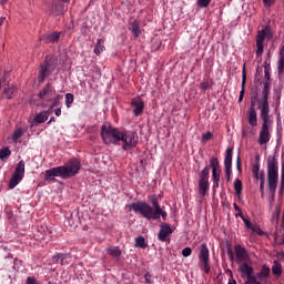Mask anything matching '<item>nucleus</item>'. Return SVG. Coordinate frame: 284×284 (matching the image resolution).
Segmentation results:
<instances>
[{
    "label": "nucleus",
    "mask_w": 284,
    "mask_h": 284,
    "mask_svg": "<svg viewBox=\"0 0 284 284\" xmlns=\"http://www.w3.org/2000/svg\"><path fill=\"white\" fill-rule=\"evenodd\" d=\"M247 81V74L245 73V67L243 68L242 71V89L240 91V97H239V103L243 102V98L245 97V83Z\"/></svg>",
    "instance_id": "obj_24"
},
{
    "label": "nucleus",
    "mask_w": 284,
    "mask_h": 284,
    "mask_svg": "<svg viewBox=\"0 0 284 284\" xmlns=\"http://www.w3.org/2000/svg\"><path fill=\"white\" fill-rule=\"evenodd\" d=\"M219 181L220 180H213V191L219 189Z\"/></svg>",
    "instance_id": "obj_57"
},
{
    "label": "nucleus",
    "mask_w": 284,
    "mask_h": 284,
    "mask_svg": "<svg viewBox=\"0 0 284 284\" xmlns=\"http://www.w3.org/2000/svg\"><path fill=\"white\" fill-rule=\"evenodd\" d=\"M131 105L133 109L134 116H141V113L143 112V109L145 108V103H143V100L141 98H133L131 100Z\"/></svg>",
    "instance_id": "obj_16"
},
{
    "label": "nucleus",
    "mask_w": 284,
    "mask_h": 284,
    "mask_svg": "<svg viewBox=\"0 0 284 284\" xmlns=\"http://www.w3.org/2000/svg\"><path fill=\"white\" fill-rule=\"evenodd\" d=\"M120 136L121 130L105 124L101 126V138L105 145H119Z\"/></svg>",
    "instance_id": "obj_5"
},
{
    "label": "nucleus",
    "mask_w": 284,
    "mask_h": 284,
    "mask_svg": "<svg viewBox=\"0 0 284 284\" xmlns=\"http://www.w3.org/2000/svg\"><path fill=\"white\" fill-rule=\"evenodd\" d=\"M262 100H263V98L260 99V100H253V99H251V106H250L248 110H256V103H258V105H261V101H262Z\"/></svg>",
    "instance_id": "obj_48"
},
{
    "label": "nucleus",
    "mask_w": 284,
    "mask_h": 284,
    "mask_svg": "<svg viewBox=\"0 0 284 284\" xmlns=\"http://www.w3.org/2000/svg\"><path fill=\"white\" fill-rule=\"evenodd\" d=\"M24 284H41V283H39V281L37 280V277H34V276H29V277H27Z\"/></svg>",
    "instance_id": "obj_46"
},
{
    "label": "nucleus",
    "mask_w": 284,
    "mask_h": 284,
    "mask_svg": "<svg viewBox=\"0 0 284 284\" xmlns=\"http://www.w3.org/2000/svg\"><path fill=\"white\" fill-rule=\"evenodd\" d=\"M235 261L237 265H243V263H250V254L247 253V250L241 245H235Z\"/></svg>",
    "instance_id": "obj_10"
},
{
    "label": "nucleus",
    "mask_w": 284,
    "mask_h": 284,
    "mask_svg": "<svg viewBox=\"0 0 284 284\" xmlns=\"http://www.w3.org/2000/svg\"><path fill=\"white\" fill-rule=\"evenodd\" d=\"M79 170H81V161L72 159L62 166L47 170L44 172V180L52 182L55 181V176H59L60 179H72V176L79 174Z\"/></svg>",
    "instance_id": "obj_2"
},
{
    "label": "nucleus",
    "mask_w": 284,
    "mask_h": 284,
    "mask_svg": "<svg viewBox=\"0 0 284 284\" xmlns=\"http://www.w3.org/2000/svg\"><path fill=\"white\" fill-rule=\"evenodd\" d=\"M55 116H61V106H58L57 109L53 110Z\"/></svg>",
    "instance_id": "obj_56"
},
{
    "label": "nucleus",
    "mask_w": 284,
    "mask_h": 284,
    "mask_svg": "<svg viewBox=\"0 0 284 284\" xmlns=\"http://www.w3.org/2000/svg\"><path fill=\"white\" fill-rule=\"evenodd\" d=\"M270 194V210H272V206L274 205V201L276 197V193H268Z\"/></svg>",
    "instance_id": "obj_51"
},
{
    "label": "nucleus",
    "mask_w": 284,
    "mask_h": 284,
    "mask_svg": "<svg viewBox=\"0 0 284 284\" xmlns=\"http://www.w3.org/2000/svg\"><path fill=\"white\" fill-rule=\"evenodd\" d=\"M236 169H237V171H239L240 173L243 172V169H242V166H241V156H240V155H237V158H236Z\"/></svg>",
    "instance_id": "obj_52"
},
{
    "label": "nucleus",
    "mask_w": 284,
    "mask_h": 284,
    "mask_svg": "<svg viewBox=\"0 0 284 284\" xmlns=\"http://www.w3.org/2000/svg\"><path fill=\"white\" fill-rule=\"evenodd\" d=\"M281 181H282V183H284V172H282V174H281Z\"/></svg>",
    "instance_id": "obj_64"
},
{
    "label": "nucleus",
    "mask_w": 284,
    "mask_h": 284,
    "mask_svg": "<svg viewBox=\"0 0 284 284\" xmlns=\"http://www.w3.org/2000/svg\"><path fill=\"white\" fill-rule=\"evenodd\" d=\"M70 254L68 253H58L53 255L52 263L60 265H70Z\"/></svg>",
    "instance_id": "obj_19"
},
{
    "label": "nucleus",
    "mask_w": 284,
    "mask_h": 284,
    "mask_svg": "<svg viewBox=\"0 0 284 284\" xmlns=\"http://www.w3.org/2000/svg\"><path fill=\"white\" fill-rule=\"evenodd\" d=\"M267 176H278V158L276 155L267 156Z\"/></svg>",
    "instance_id": "obj_13"
},
{
    "label": "nucleus",
    "mask_w": 284,
    "mask_h": 284,
    "mask_svg": "<svg viewBox=\"0 0 284 284\" xmlns=\"http://www.w3.org/2000/svg\"><path fill=\"white\" fill-rule=\"evenodd\" d=\"M232 149L226 150L225 159H224V170H232Z\"/></svg>",
    "instance_id": "obj_27"
},
{
    "label": "nucleus",
    "mask_w": 284,
    "mask_h": 284,
    "mask_svg": "<svg viewBox=\"0 0 284 284\" xmlns=\"http://www.w3.org/2000/svg\"><path fill=\"white\" fill-rule=\"evenodd\" d=\"M214 85V82L212 80H206L200 83V89L205 92L210 90Z\"/></svg>",
    "instance_id": "obj_38"
},
{
    "label": "nucleus",
    "mask_w": 284,
    "mask_h": 284,
    "mask_svg": "<svg viewBox=\"0 0 284 284\" xmlns=\"http://www.w3.org/2000/svg\"><path fill=\"white\" fill-rule=\"evenodd\" d=\"M59 63V60L55 55H47L44 63L40 65L39 69V75L38 81L39 83H43L45 79H48V75L54 72L57 70V64Z\"/></svg>",
    "instance_id": "obj_4"
},
{
    "label": "nucleus",
    "mask_w": 284,
    "mask_h": 284,
    "mask_svg": "<svg viewBox=\"0 0 284 284\" xmlns=\"http://www.w3.org/2000/svg\"><path fill=\"white\" fill-rule=\"evenodd\" d=\"M144 278H145V283L152 284V275L150 273H146L144 275Z\"/></svg>",
    "instance_id": "obj_54"
},
{
    "label": "nucleus",
    "mask_w": 284,
    "mask_h": 284,
    "mask_svg": "<svg viewBox=\"0 0 284 284\" xmlns=\"http://www.w3.org/2000/svg\"><path fill=\"white\" fill-rule=\"evenodd\" d=\"M60 39H61V32L47 33L41 37V41L47 43V45L50 43H59Z\"/></svg>",
    "instance_id": "obj_20"
},
{
    "label": "nucleus",
    "mask_w": 284,
    "mask_h": 284,
    "mask_svg": "<svg viewBox=\"0 0 284 284\" xmlns=\"http://www.w3.org/2000/svg\"><path fill=\"white\" fill-rule=\"evenodd\" d=\"M63 100L62 94L54 95L51 100L50 110H53V108H61V101Z\"/></svg>",
    "instance_id": "obj_29"
},
{
    "label": "nucleus",
    "mask_w": 284,
    "mask_h": 284,
    "mask_svg": "<svg viewBox=\"0 0 284 284\" xmlns=\"http://www.w3.org/2000/svg\"><path fill=\"white\" fill-rule=\"evenodd\" d=\"M227 183L232 181V169H224Z\"/></svg>",
    "instance_id": "obj_49"
},
{
    "label": "nucleus",
    "mask_w": 284,
    "mask_h": 284,
    "mask_svg": "<svg viewBox=\"0 0 284 284\" xmlns=\"http://www.w3.org/2000/svg\"><path fill=\"white\" fill-rule=\"evenodd\" d=\"M255 232H257L258 236H263V231L258 227H254Z\"/></svg>",
    "instance_id": "obj_58"
},
{
    "label": "nucleus",
    "mask_w": 284,
    "mask_h": 284,
    "mask_svg": "<svg viewBox=\"0 0 284 284\" xmlns=\"http://www.w3.org/2000/svg\"><path fill=\"white\" fill-rule=\"evenodd\" d=\"M21 136H23V129L18 128L16 131H13V134H12L13 143H18Z\"/></svg>",
    "instance_id": "obj_36"
},
{
    "label": "nucleus",
    "mask_w": 284,
    "mask_h": 284,
    "mask_svg": "<svg viewBox=\"0 0 284 284\" xmlns=\"http://www.w3.org/2000/svg\"><path fill=\"white\" fill-rule=\"evenodd\" d=\"M149 202L153 205V211H159V209L161 207V204H159V197L156 196V194H152L148 197Z\"/></svg>",
    "instance_id": "obj_31"
},
{
    "label": "nucleus",
    "mask_w": 284,
    "mask_h": 284,
    "mask_svg": "<svg viewBox=\"0 0 284 284\" xmlns=\"http://www.w3.org/2000/svg\"><path fill=\"white\" fill-rule=\"evenodd\" d=\"M251 99L261 101V100L258 99V92H257V91H251Z\"/></svg>",
    "instance_id": "obj_53"
},
{
    "label": "nucleus",
    "mask_w": 284,
    "mask_h": 284,
    "mask_svg": "<svg viewBox=\"0 0 284 284\" xmlns=\"http://www.w3.org/2000/svg\"><path fill=\"white\" fill-rule=\"evenodd\" d=\"M104 40L102 38L98 39L95 48H94V53L95 54H101L103 50H105V47H103Z\"/></svg>",
    "instance_id": "obj_32"
},
{
    "label": "nucleus",
    "mask_w": 284,
    "mask_h": 284,
    "mask_svg": "<svg viewBox=\"0 0 284 284\" xmlns=\"http://www.w3.org/2000/svg\"><path fill=\"white\" fill-rule=\"evenodd\" d=\"M265 79H267V81H270V71L265 70Z\"/></svg>",
    "instance_id": "obj_62"
},
{
    "label": "nucleus",
    "mask_w": 284,
    "mask_h": 284,
    "mask_svg": "<svg viewBox=\"0 0 284 284\" xmlns=\"http://www.w3.org/2000/svg\"><path fill=\"white\" fill-rule=\"evenodd\" d=\"M263 85L262 100L260 101V105H257L262 119V128L257 139L258 145H267V142L272 139V133L270 132V128H272V120L270 119V81L264 82Z\"/></svg>",
    "instance_id": "obj_1"
},
{
    "label": "nucleus",
    "mask_w": 284,
    "mask_h": 284,
    "mask_svg": "<svg viewBox=\"0 0 284 284\" xmlns=\"http://www.w3.org/2000/svg\"><path fill=\"white\" fill-rule=\"evenodd\" d=\"M277 203L283 204V190H280L278 192Z\"/></svg>",
    "instance_id": "obj_55"
},
{
    "label": "nucleus",
    "mask_w": 284,
    "mask_h": 284,
    "mask_svg": "<svg viewBox=\"0 0 284 284\" xmlns=\"http://www.w3.org/2000/svg\"><path fill=\"white\" fill-rule=\"evenodd\" d=\"M234 190H235V194L237 196H241V193L243 192V182L241 181V179L235 180Z\"/></svg>",
    "instance_id": "obj_34"
},
{
    "label": "nucleus",
    "mask_w": 284,
    "mask_h": 284,
    "mask_svg": "<svg viewBox=\"0 0 284 284\" xmlns=\"http://www.w3.org/2000/svg\"><path fill=\"white\" fill-rule=\"evenodd\" d=\"M272 270L270 268V266L267 265H263L261 271L256 273L255 278L258 283H265V281H267V278H270V274H271Z\"/></svg>",
    "instance_id": "obj_17"
},
{
    "label": "nucleus",
    "mask_w": 284,
    "mask_h": 284,
    "mask_svg": "<svg viewBox=\"0 0 284 284\" xmlns=\"http://www.w3.org/2000/svg\"><path fill=\"white\" fill-rule=\"evenodd\" d=\"M26 176V162L21 160L17 166L16 170L9 181V190H14L16 186L23 181V178Z\"/></svg>",
    "instance_id": "obj_7"
},
{
    "label": "nucleus",
    "mask_w": 284,
    "mask_h": 284,
    "mask_svg": "<svg viewBox=\"0 0 284 284\" xmlns=\"http://www.w3.org/2000/svg\"><path fill=\"white\" fill-rule=\"evenodd\" d=\"M283 204H276L275 206V211L273 213V220L274 221H278V219H281V207H282Z\"/></svg>",
    "instance_id": "obj_42"
},
{
    "label": "nucleus",
    "mask_w": 284,
    "mask_h": 284,
    "mask_svg": "<svg viewBox=\"0 0 284 284\" xmlns=\"http://www.w3.org/2000/svg\"><path fill=\"white\" fill-rule=\"evenodd\" d=\"M247 116L248 125H251V128H256V125H258V115L256 114V109H248Z\"/></svg>",
    "instance_id": "obj_22"
},
{
    "label": "nucleus",
    "mask_w": 284,
    "mask_h": 284,
    "mask_svg": "<svg viewBox=\"0 0 284 284\" xmlns=\"http://www.w3.org/2000/svg\"><path fill=\"white\" fill-rule=\"evenodd\" d=\"M263 3L265 6V8H272V6H274V3H276V0H263Z\"/></svg>",
    "instance_id": "obj_50"
},
{
    "label": "nucleus",
    "mask_w": 284,
    "mask_h": 284,
    "mask_svg": "<svg viewBox=\"0 0 284 284\" xmlns=\"http://www.w3.org/2000/svg\"><path fill=\"white\" fill-rule=\"evenodd\" d=\"M122 144V150L128 152L129 150H133L135 145L139 144V134L134 131H123L120 132L119 145Z\"/></svg>",
    "instance_id": "obj_6"
},
{
    "label": "nucleus",
    "mask_w": 284,
    "mask_h": 284,
    "mask_svg": "<svg viewBox=\"0 0 284 284\" xmlns=\"http://www.w3.org/2000/svg\"><path fill=\"white\" fill-rule=\"evenodd\" d=\"M280 54H281V57L278 60L277 70H278V74H283L284 73V44L281 48Z\"/></svg>",
    "instance_id": "obj_30"
},
{
    "label": "nucleus",
    "mask_w": 284,
    "mask_h": 284,
    "mask_svg": "<svg viewBox=\"0 0 284 284\" xmlns=\"http://www.w3.org/2000/svg\"><path fill=\"white\" fill-rule=\"evenodd\" d=\"M268 37V39H272V30L270 27H265L262 30L257 31L256 34V57H263V52L265 50V38Z\"/></svg>",
    "instance_id": "obj_8"
},
{
    "label": "nucleus",
    "mask_w": 284,
    "mask_h": 284,
    "mask_svg": "<svg viewBox=\"0 0 284 284\" xmlns=\"http://www.w3.org/2000/svg\"><path fill=\"white\" fill-rule=\"evenodd\" d=\"M227 284H236V280H230Z\"/></svg>",
    "instance_id": "obj_63"
},
{
    "label": "nucleus",
    "mask_w": 284,
    "mask_h": 284,
    "mask_svg": "<svg viewBox=\"0 0 284 284\" xmlns=\"http://www.w3.org/2000/svg\"><path fill=\"white\" fill-rule=\"evenodd\" d=\"M33 121L36 123H45V121H48V113H43V112L38 113L34 116Z\"/></svg>",
    "instance_id": "obj_35"
},
{
    "label": "nucleus",
    "mask_w": 284,
    "mask_h": 284,
    "mask_svg": "<svg viewBox=\"0 0 284 284\" xmlns=\"http://www.w3.org/2000/svg\"><path fill=\"white\" fill-rule=\"evenodd\" d=\"M129 30L132 32L134 39H139V37H141V24L138 20H134L130 23Z\"/></svg>",
    "instance_id": "obj_23"
},
{
    "label": "nucleus",
    "mask_w": 284,
    "mask_h": 284,
    "mask_svg": "<svg viewBox=\"0 0 284 284\" xmlns=\"http://www.w3.org/2000/svg\"><path fill=\"white\" fill-rule=\"evenodd\" d=\"M210 3H212V0H197V6H200V8H207Z\"/></svg>",
    "instance_id": "obj_45"
},
{
    "label": "nucleus",
    "mask_w": 284,
    "mask_h": 284,
    "mask_svg": "<svg viewBox=\"0 0 284 284\" xmlns=\"http://www.w3.org/2000/svg\"><path fill=\"white\" fill-rule=\"evenodd\" d=\"M172 232L173 231L170 224L168 223L160 224V231L158 233L159 241H161L162 243H165V241H168V236H170Z\"/></svg>",
    "instance_id": "obj_15"
},
{
    "label": "nucleus",
    "mask_w": 284,
    "mask_h": 284,
    "mask_svg": "<svg viewBox=\"0 0 284 284\" xmlns=\"http://www.w3.org/2000/svg\"><path fill=\"white\" fill-rule=\"evenodd\" d=\"M268 194H276L278 187V175H267Z\"/></svg>",
    "instance_id": "obj_21"
},
{
    "label": "nucleus",
    "mask_w": 284,
    "mask_h": 284,
    "mask_svg": "<svg viewBox=\"0 0 284 284\" xmlns=\"http://www.w3.org/2000/svg\"><path fill=\"white\" fill-rule=\"evenodd\" d=\"M242 221L248 230H253V232H256V229H254V226L252 225V222H250V220L245 219V216H242Z\"/></svg>",
    "instance_id": "obj_43"
},
{
    "label": "nucleus",
    "mask_w": 284,
    "mask_h": 284,
    "mask_svg": "<svg viewBox=\"0 0 284 284\" xmlns=\"http://www.w3.org/2000/svg\"><path fill=\"white\" fill-rule=\"evenodd\" d=\"M54 121H57V119L54 116H51L50 120L48 121V125H50V123H54Z\"/></svg>",
    "instance_id": "obj_61"
},
{
    "label": "nucleus",
    "mask_w": 284,
    "mask_h": 284,
    "mask_svg": "<svg viewBox=\"0 0 284 284\" xmlns=\"http://www.w3.org/2000/svg\"><path fill=\"white\" fill-rule=\"evenodd\" d=\"M182 256H184V258H187V256H192V248L191 247H184L182 250Z\"/></svg>",
    "instance_id": "obj_44"
},
{
    "label": "nucleus",
    "mask_w": 284,
    "mask_h": 284,
    "mask_svg": "<svg viewBox=\"0 0 284 284\" xmlns=\"http://www.w3.org/2000/svg\"><path fill=\"white\" fill-rule=\"evenodd\" d=\"M199 194L201 196H205L207 194V190H210V182H199Z\"/></svg>",
    "instance_id": "obj_28"
},
{
    "label": "nucleus",
    "mask_w": 284,
    "mask_h": 284,
    "mask_svg": "<svg viewBox=\"0 0 284 284\" xmlns=\"http://www.w3.org/2000/svg\"><path fill=\"white\" fill-rule=\"evenodd\" d=\"M54 97H57V90H54V87L50 82L38 93V98L42 103H50Z\"/></svg>",
    "instance_id": "obj_9"
},
{
    "label": "nucleus",
    "mask_w": 284,
    "mask_h": 284,
    "mask_svg": "<svg viewBox=\"0 0 284 284\" xmlns=\"http://www.w3.org/2000/svg\"><path fill=\"white\" fill-rule=\"evenodd\" d=\"M135 247H141V250H145L148 247V244L145 243V237L138 236L135 239Z\"/></svg>",
    "instance_id": "obj_37"
},
{
    "label": "nucleus",
    "mask_w": 284,
    "mask_h": 284,
    "mask_svg": "<svg viewBox=\"0 0 284 284\" xmlns=\"http://www.w3.org/2000/svg\"><path fill=\"white\" fill-rule=\"evenodd\" d=\"M108 254L113 256V258H119V256H121V250H119V247H112L108 250Z\"/></svg>",
    "instance_id": "obj_40"
},
{
    "label": "nucleus",
    "mask_w": 284,
    "mask_h": 284,
    "mask_svg": "<svg viewBox=\"0 0 284 284\" xmlns=\"http://www.w3.org/2000/svg\"><path fill=\"white\" fill-rule=\"evenodd\" d=\"M130 210H133L135 214H141L143 219H146V221H159V219H168V212L163 211V209H159L158 211H154L152 205L144 201L133 202L129 204Z\"/></svg>",
    "instance_id": "obj_3"
},
{
    "label": "nucleus",
    "mask_w": 284,
    "mask_h": 284,
    "mask_svg": "<svg viewBox=\"0 0 284 284\" xmlns=\"http://www.w3.org/2000/svg\"><path fill=\"white\" fill-rule=\"evenodd\" d=\"M233 206L235 212H241V207L239 206V204L234 203Z\"/></svg>",
    "instance_id": "obj_59"
},
{
    "label": "nucleus",
    "mask_w": 284,
    "mask_h": 284,
    "mask_svg": "<svg viewBox=\"0 0 284 284\" xmlns=\"http://www.w3.org/2000/svg\"><path fill=\"white\" fill-rule=\"evenodd\" d=\"M235 216H236V217L241 216V217L243 219V216H244V215H243V211H241V210L237 211V213L235 214Z\"/></svg>",
    "instance_id": "obj_60"
},
{
    "label": "nucleus",
    "mask_w": 284,
    "mask_h": 284,
    "mask_svg": "<svg viewBox=\"0 0 284 284\" xmlns=\"http://www.w3.org/2000/svg\"><path fill=\"white\" fill-rule=\"evenodd\" d=\"M210 165H206L200 173V181L203 183H210Z\"/></svg>",
    "instance_id": "obj_26"
},
{
    "label": "nucleus",
    "mask_w": 284,
    "mask_h": 284,
    "mask_svg": "<svg viewBox=\"0 0 284 284\" xmlns=\"http://www.w3.org/2000/svg\"><path fill=\"white\" fill-rule=\"evenodd\" d=\"M212 136H213V134H212V132H206V133H204L203 135H202V142L203 143H207V141H210V139H212Z\"/></svg>",
    "instance_id": "obj_47"
},
{
    "label": "nucleus",
    "mask_w": 284,
    "mask_h": 284,
    "mask_svg": "<svg viewBox=\"0 0 284 284\" xmlns=\"http://www.w3.org/2000/svg\"><path fill=\"white\" fill-rule=\"evenodd\" d=\"M50 17H61L63 14V4L59 2H52V4L47 10Z\"/></svg>",
    "instance_id": "obj_18"
},
{
    "label": "nucleus",
    "mask_w": 284,
    "mask_h": 284,
    "mask_svg": "<svg viewBox=\"0 0 284 284\" xmlns=\"http://www.w3.org/2000/svg\"><path fill=\"white\" fill-rule=\"evenodd\" d=\"M272 272L275 276H281L283 274V266L278 262H274Z\"/></svg>",
    "instance_id": "obj_33"
},
{
    "label": "nucleus",
    "mask_w": 284,
    "mask_h": 284,
    "mask_svg": "<svg viewBox=\"0 0 284 284\" xmlns=\"http://www.w3.org/2000/svg\"><path fill=\"white\" fill-rule=\"evenodd\" d=\"M199 258L204 265V272L210 274V248H207V244L201 245Z\"/></svg>",
    "instance_id": "obj_11"
},
{
    "label": "nucleus",
    "mask_w": 284,
    "mask_h": 284,
    "mask_svg": "<svg viewBox=\"0 0 284 284\" xmlns=\"http://www.w3.org/2000/svg\"><path fill=\"white\" fill-rule=\"evenodd\" d=\"M258 155H256L257 162L253 165L252 172L254 179H256V181H260L261 190L263 192V187L265 185V171H261V162H258Z\"/></svg>",
    "instance_id": "obj_12"
},
{
    "label": "nucleus",
    "mask_w": 284,
    "mask_h": 284,
    "mask_svg": "<svg viewBox=\"0 0 284 284\" xmlns=\"http://www.w3.org/2000/svg\"><path fill=\"white\" fill-rule=\"evenodd\" d=\"M73 103H74V94L67 93L65 94V105H67V108H72Z\"/></svg>",
    "instance_id": "obj_41"
},
{
    "label": "nucleus",
    "mask_w": 284,
    "mask_h": 284,
    "mask_svg": "<svg viewBox=\"0 0 284 284\" xmlns=\"http://www.w3.org/2000/svg\"><path fill=\"white\" fill-rule=\"evenodd\" d=\"M17 94V87L14 84H8L3 90V97L6 99H12Z\"/></svg>",
    "instance_id": "obj_25"
},
{
    "label": "nucleus",
    "mask_w": 284,
    "mask_h": 284,
    "mask_svg": "<svg viewBox=\"0 0 284 284\" xmlns=\"http://www.w3.org/2000/svg\"><path fill=\"white\" fill-rule=\"evenodd\" d=\"M12 154V151L8 146L0 150V160L6 161Z\"/></svg>",
    "instance_id": "obj_39"
},
{
    "label": "nucleus",
    "mask_w": 284,
    "mask_h": 284,
    "mask_svg": "<svg viewBox=\"0 0 284 284\" xmlns=\"http://www.w3.org/2000/svg\"><path fill=\"white\" fill-rule=\"evenodd\" d=\"M210 168L212 169L213 181H221V163L219 158H211Z\"/></svg>",
    "instance_id": "obj_14"
}]
</instances>
